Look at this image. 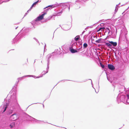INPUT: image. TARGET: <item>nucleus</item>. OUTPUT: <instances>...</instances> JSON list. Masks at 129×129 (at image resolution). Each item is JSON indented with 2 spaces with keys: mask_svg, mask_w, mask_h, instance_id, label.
Returning a JSON list of instances; mask_svg holds the SVG:
<instances>
[{
  "mask_svg": "<svg viewBox=\"0 0 129 129\" xmlns=\"http://www.w3.org/2000/svg\"><path fill=\"white\" fill-rule=\"evenodd\" d=\"M32 119H31V121H33L34 122H37L39 123H40L39 122L40 121H43L44 123H47L46 122H44L43 121H40V120H38L36 119L35 118H32Z\"/></svg>",
  "mask_w": 129,
  "mask_h": 129,
  "instance_id": "nucleus-16",
  "label": "nucleus"
},
{
  "mask_svg": "<svg viewBox=\"0 0 129 129\" xmlns=\"http://www.w3.org/2000/svg\"><path fill=\"white\" fill-rule=\"evenodd\" d=\"M22 30V29L20 31L18 35H17L18 36V35H19L18 38H16V37L17 36H16V37L13 40V41H12V43H16L17 42L19 39L23 37V34L21 33V31Z\"/></svg>",
  "mask_w": 129,
  "mask_h": 129,
  "instance_id": "nucleus-8",
  "label": "nucleus"
},
{
  "mask_svg": "<svg viewBox=\"0 0 129 129\" xmlns=\"http://www.w3.org/2000/svg\"><path fill=\"white\" fill-rule=\"evenodd\" d=\"M83 34H82V33L80 35V36H81Z\"/></svg>",
  "mask_w": 129,
  "mask_h": 129,
  "instance_id": "nucleus-56",
  "label": "nucleus"
},
{
  "mask_svg": "<svg viewBox=\"0 0 129 129\" xmlns=\"http://www.w3.org/2000/svg\"><path fill=\"white\" fill-rule=\"evenodd\" d=\"M102 28H101V27L100 28L98 29L97 30V31L98 32L100 31L101 30V31H102Z\"/></svg>",
  "mask_w": 129,
  "mask_h": 129,
  "instance_id": "nucleus-32",
  "label": "nucleus"
},
{
  "mask_svg": "<svg viewBox=\"0 0 129 129\" xmlns=\"http://www.w3.org/2000/svg\"><path fill=\"white\" fill-rule=\"evenodd\" d=\"M129 8V6L128 7V8L124 12H125L127 10V9H128Z\"/></svg>",
  "mask_w": 129,
  "mask_h": 129,
  "instance_id": "nucleus-52",
  "label": "nucleus"
},
{
  "mask_svg": "<svg viewBox=\"0 0 129 129\" xmlns=\"http://www.w3.org/2000/svg\"><path fill=\"white\" fill-rule=\"evenodd\" d=\"M77 45L76 46V49L79 51L82 50V44L79 41L77 42Z\"/></svg>",
  "mask_w": 129,
  "mask_h": 129,
  "instance_id": "nucleus-12",
  "label": "nucleus"
},
{
  "mask_svg": "<svg viewBox=\"0 0 129 129\" xmlns=\"http://www.w3.org/2000/svg\"><path fill=\"white\" fill-rule=\"evenodd\" d=\"M108 68L111 71H113L115 69L114 66L111 64H108Z\"/></svg>",
  "mask_w": 129,
  "mask_h": 129,
  "instance_id": "nucleus-14",
  "label": "nucleus"
},
{
  "mask_svg": "<svg viewBox=\"0 0 129 129\" xmlns=\"http://www.w3.org/2000/svg\"><path fill=\"white\" fill-rule=\"evenodd\" d=\"M120 4V3L119 4Z\"/></svg>",
  "mask_w": 129,
  "mask_h": 129,
  "instance_id": "nucleus-62",
  "label": "nucleus"
},
{
  "mask_svg": "<svg viewBox=\"0 0 129 129\" xmlns=\"http://www.w3.org/2000/svg\"><path fill=\"white\" fill-rule=\"evenodd\" d=\"M18 27V26H17V27H16V28H15V29H17V28Z\"/></svg>",
  "mask_w": 129,
  "mask_h": 129,
  "instance_id": "nucleus-48",
  "label": "nucleus"
},
{
  "mask_svg": "<svg viewBox=\"0 0 129 129\" xmlns=\"http://www.w3.org/2000/svg\"><path fill=\"white\" fill-rule=\"evenodd\" d=\"M35 62V60L34 63Z\"/></svg>",
  "mask_w": 129,
  "mask_h": 129,
  "instance_id": "nucleus-61",
  "label": "nucleus"
},
{
  "mask_svg": "<svg viewBox=\"0 0 129 129\" xmlns=\"http://www.w3.org/2000/svg\"><path fill=\"white\" fill-rule=\"evenodd\" d=\"M52 16H49L48 18H47L46 19H45L44 20V21L45 22H46L47 21L49 20L51 18Z\"/></svg>",
  "mask_w": 129,
  "mask_h": 129,
  "instance_id": "nucleus-23",
  "label": "nucleus"
},
{
  "mask_svg": "<svg viewBox=\"0 0 129 129\" xmlns=\"http://www.w3.org/2000/svg\"><path fill=\"white\" fill-rule=\"evenodd\" d=\"M85 32V30H84L83 32H82V34H83L84 33V32Z\"/></svg>",
  "mask_w": 129,
  "mask_h": 129,
  "instance_id": "nucleus-44",
  "label": "nucleus"
},
{
  "mask_svg": "<svg viewBox=\"0 0 129 129\" xmlns=\"http://www.w3.org/2000/svg\"><path fill=\"white\" fill-rule=\"evenodd\" d=\"M15 125V122H13L11 123L10 125V126L11 128H12Z\"/></svg>",
  "mask_w": 129,
  "mask_h": 129,
  "instance_id": "nucleus-22",
  "label": "nucleus"
},
{
  "mask_svg": "<svg viewBox=\"0 0 129 129\" xmlns=\"http://www.w3.org/2000/svg\"><path fill=\"white\" fill-rule=\"evenodd\" d=\"M37 4V2H35L32 4L31 5V8H33V7L34 6L36 5Z\"/></svg>",
  "mask_w": 129,
  "mask_h": 129,
  "instance_id": "nucleus-28",
  "label": "nucleus"
},
{
  "mask_svg": "<svg viewBox=\"0 0 129 129\" xmlns=\"http://www.w3.org/2000/svg\"><path fill=\"white\" fill-rule=\"evenodd\" d=\"M74 40L75 41H78L81 40L79 35L77 36L74 38Z\"/></svg>",
  "mask_w": 129,
  "mask_h": 129,
  "instance_id": "nucleus-19",
  "label": "nucleus"
},
{
  "mask_svg": "<svg viewBox=\"0 0 129 129\" xmlns=\"http://www.w3.org/2000/svg\"><path fill=\"white\" fill-rule=\"evenodd\" d=\"M62 12V11H61L60 12H59L57 13L56 14V15L57 16H60Z\"/></svg>",
  "mask_w": 129,
  "mask_h": 129,
  "instance_id": "nucleus-29",
  "label": "nucleus"
},
{
  "mask_svg": "<svg viewBox=\"0 0 129 129\" xmlns=\"http://www.w3.org/2000/svg\"><path fill=\"white\" fill-rule=\"evenodd\" d=\"M91 85H92L93 84L92 83V80H91Z\"/></svg>",
  "mask_w": 129,
  "mask_h": 129,
  "instance_id": "nucleus-49",
  "label": "nucleus"
},
{
  "mask_svg": "<svg viewBox=\"0 0 129 129\" xmlns=\"http://www.w3.org/2000/svg\"><path fill=\"white\" fill-rule=\"evenodd\" d=\"M33 39H34V40H35V41L37 42V43H38L39 44V45H40V43H39V42L38 40L35 38H34Z\"/></svg>",
  "mask_w": 129,
  "mask_h": 129,
  "instance_id": "nucleus-30",
  "label": "nucleus"
},
{
  "mask_svg": "<svg viewBox=\"0 0 129 129\" xmlns=\"http://www.w3.org/2000/svg\"><path fill=\"white\" fill-rule=\"evenodd\" d=\"M77 45V42H75L72 44L71 46L70 47L71 48H72L76 49Z\"/></svg>",
  "mask_w": 129,
  "mask_h": 129,
  "instance_id": "nucleus-17",
  "label": "nucleus"
},
{
  "mask_svg": "<svg viewBox=\"0 0 129 129\" xmlns=\"http://www.w3.org/2000/svg\"><path fill=\"white\" fill-rule=\"evenodd\" d=\"M46 73H46V71H43V72H42V75H42L41 76H40V77H42L43 76V75H44Z\"/></svg>",
  "mask_w": 129,
  "mask_h": 129,
  "instance_id": "nucleus-25",
  "label": "nucleus"
},
{
  "mask_svg": "<svg viewBox=\"0 0 129 129\" xmlns=\"http://www.w3.org/2000/svg\"><path fill=\"white\" fill-rule=\"evenodd\" d=\"M119 43H118V47H119Z\"/></svg>",
  "mask_w": 129,
  "mask_h": 129,
  "instance_id": "nucleus-54",
  "label": "nucleus"
},
{
  "mask_svg": "<svg viewBox=\"0 0 129 129\" xmlns=\"http://www.w3.org/2000/svg\"><path fill=\"white\" fill-rule=\"evenodd\" d=\"M46 14V13H44L41 15H40L39 16H38L35 20L32 22L31 23L32 24H33L34 23H35L36 22L40 21L43 19L44 18V16Z\"/></svg>",
  "mask_w": 129,
  "mask_h": 129,
  "instance_id": "nucleus-6",
  "label": "nucleus"
},
{
  "mask_svg": "<svg viewBox=\"0 0 129 129\" xmlns=\"http://www.w3.org/2000/svg\"><path fill=\"white\" fill-rule=\"evenodd\" d=\"M27 14V12H26V13H25V15H24V17H24L25 16H26V15Z\"/></svg>",
  "mask_w": 129,
  "mask_h": 129,
  "instance_id": "nucleus-42",
  "label": "nucleus"
},
{
  "mask_svg": "<svg viewBox=\"0 0 129 129\" xmlns=\"http://www.w3.org/2000/svg\"><path fill=\"white\" fill-rule=\"evenodd\" d=\"M18 115L16 113H15L12 115L10 118V119L12 121H15L18 118Z\"/></svg>",
  "mask_w": 129,
  "mask_h": 129,
  "instance_id": "nucleus-10",
  "label": "nucleus"
},
{
  "mask_svg": "<svg viewBox=\"0 0 129 129\" xmlns=\"http://www.w3.org/2000/svg\"><path fill=\"white\" fill-rule=\"evenodd\" d=\"M118 5H116V7H117V8L118 7Z\"/></svg>",
  "mask_w": 129,
  "mask_h": 129,
  "instance_id": "nucleus-45",
  "label": "nucleus"
},
{
  "mask_svg": "<svg viewBox=\"0 0 129 129\" xmlns=\"http://www.w3.org/2000/svg\"><path fill=\"white\" fill-rule=\"evenodd\" d=\"M63 128H65L66 129H67L66 128L63 127Z\"/></svg>",
  "mask_w": 129,
  "mask_h": 129,
  "instance_id": "nucleus-58",
  "label": "nucleus"
},
{
  "mask_svg": "<svg viewBox=\"0 0 129 129\" xmlns=\"http://www.w3.org/2000/svg\"><path fill=\"white\" fill-rule=\"evenodd\" d=\"M104 25L103 23H102L100 24V25L101 26H102Z\"/></svg>",
  "mask_w": 129,
  "mask_h": 129,
  "instance_id": "nucleus-39",
  "label": "nucleus"
},
{
  "mask_svg": "<svg viewBox=\"0 0 129 129\" xmlns=\"http://www.w3.org/2000/svg\"><path fill=\"white\" fill-rule=\"evenodd\" d=\"M41 2V0H38V1L36 2H37V4L39 2Z\"/></svg>",
  "mask_w": 129,
  "mask_h": 129,
  "instance_id": "nucleus-40",
  "label": "nucleus"
},
{
  "mask_svg": "<svg viewBox=\"0 0 129 129\" xmlns=\"http://www.w3.org/2000/svg\"><path fill=\"white\" fill-rule=\"evenodd\" d=\"M32 8H31V7H30V8L29 9V10H28L29 11H30L31 10V9H32Z\"/></svg>",
  "mask_w": 129,
  "mask_h": 129,
  "instance_id": "nucleus-41",
  "label": "nucleus"
},
{
  "mask_svg": "<svg viewBox=\"0 0 129 129\" xmlns=\"http://www.w3.org/2000/svg\"><path fill=\"white\" fill-rule=\"evenodd\" d=\"M55 53V52H52L51 54H48L46 56V58H47V63H49V61L50 60V58H53L54 56H55L54 54Z\"/></svg>",
  "mask_w": 129,
  "mask_h": 129,
  "instance_id": "nucleus-11",
  "label": "nucleus"
},
{
  "mask_svg": "<svg viewBox=\"0 0 129 129\" xmlns=\"http://www.w3.org/2000/svg\"><path fill=\"white\" fill-rule=\"evenodd\" d=\"M91 41L92 42V43L94 44V43L93 42V41H94V40L93 39V38H92V37L91 38Z\"/></svg>",
  "mask_w": 129,
  "mask_h": 129,
  "instance_id": "nucleus-33",
  "label": "nucleus"
},
{
  "mask_svg": "<svg viewBox=\"0 0 129 129\" xmlns=\"http://www.w3.org/2000/svg\"><path fill=\"white\" fill-rule=\"evenodd\" d=\"M100 65L101 66V67L103 69L105 68V67L104 65H103V64H102V63L101 62H100Z\"/></svg>",
  "mask_w": 129,
  "mask_h": 129,
  "instance_id": "nucleus-26",
  "label": "nucleus"
},
{
  "mask_svg": "<svg viewBox=\"0 0 129 129\" xmlns=\"http://www.w3.org/2000/svg\"><path fill=\"white\" fill-rule=\"evenodd\" d=\"M103 41V39L101 38H100L98 40H96L95 42L96 43H102Z\"/></svg>",
  "mask_w": 129,
  "mask_h": 129,
  "instance_id": "nucleus-18",
  "label": "nucleus"
},
{
  "mask_svg": "<svg viewBox=\"0 0 129 129\" xmlns=\"http://www.w3.org/2000/svg\"><path fill=\"white\" fill-rule=\"evenodd\" d=\"M57 54V53H55V55H56V54Z\"/></svg>",
  "mask_w": 129,
  "mask_h": 129,
  "instance_id": "nucleus-60",
  "label": "nucleus"
},
{
  "mask_svg": "<svg viewBox=\"0 0 129 129\" xmlns=\"http://www.w3.org/2000/svg\"><path fill=\"white\" fill-rule=\"evenodd\" d=\"M92 38H96V39H97V37H96L94 36H92Z\"/></svg>",
  "mask_w": 129,
  "mask_h": 129,
  "instance_id": "nucleus-38",
  "label": "nucleus"
},
{
  "mask_svg": "<svg viewBox=\"0 0 129 129\" xmlns=\"http://www.w3.org/2000/svg\"><path fill=\"white\" fill-rule=\"evenodd\" d=\"M24 77H25V76H23L22 77H20V78H18L17 79L18 80V81H16V83L15 84V85H14L13 88H12V90H13V91H16V89H17V85H18V83L19 81L20 80H21Z\"/></svg>",
  "mask_w": 129,
  "mask_h": 129,
  "instance_id": "nucleus-9",
  "label": "nucleus"
},
{
  "mask_svg": "<svg viewBox=\"0 0 129 129\" xmlns=\"http://www.w3.org/2000/svg\"><path fill=\"white\" fill-rule=\"evenodd\" d=\"M118 10V8H117V7H115V12H117V11Z\"/></svg>",
  "mask_w": 129,
  "mask_h": 129,
  "instance_id": "nucleus-35",
  "label": "nucleus"
},
{
  "mask_svg": "<svg viewBox=\"0 0 129 129\" xmlns=\"http://www.w3.org/2000/svg\"><path fill=\"white\" fill-rule=\"evenodd\" d=\"M43 107L44 108V105L43 104Z\"/></svg>",
  "mask_w": 129,
  "mask_h": 129,
  "instance_id": "nucleus-50",
  "label": "nucleus"
},
{
  "mask_svg": "<svg viewBox=\"0 0 129 129\" xmlns=\"http://www.w3.org/2000/svg\"><path fill=\"white\" fill-rule=\"evenodd\" d=\"M30 105H29V106H28V107H29V106H30Z\"/></svg>",
  "mask_w": 129,
  "mask_h": 129,
  "instance_id": "nucleus-64",
  "label": "nucleus"
},
{
  "mask_svg": "<svg viewBox=\"0 0 129 129\" xmlns=\"http://www.w3.org/2000/svg\"><path fill=\"white\" fill-rule=\"evenodd\" d=\"M87 46L88 45L86 43H85L83 45V48L84 49L86 48Z\"/></svg>",
  "mask_w": 129,
  "mask_h": 129,
  "instance_id": "nucleus-24",
  "label": "nucleus"
},
{
  "mask_svg": "<svg viewBox=\"0 0 129 129\" xmlns=\"http://www.w3.org/2000/svg\"><path fill=\"white\" fill-rule=\"evenodd\" d=\"M26 118L28 119V120H29L30 121H31V119H32V118H33V117H31L30 116L28 115H27L26 116Z\"/></svg>",
  "mask_w": 129,
  "mask_h": 129,
  "instance_id": "nucleus-20",
  "label": "nucleus"
},
{
  "mask_svg": "<svg viewBox=\"0 0 129 129\" xmlns=\"http://www.w3.org/2000/svg\"><path fill=\"white\" fill-rule=\"evenodd\" d=\"M37 103H34V104H32L31 105H33V104H37Z\"/></svg>",
  "mask_w": 129,
  "mask_h": 129,
  "instance_id": "nucleus-47",
  "label": "nucleus"
},
{
  "mask_svg": "<svg viewBox=\"0 0 129 129\" xmlns=\"http://www.w3.org/2000/svg\"><path fill=\"white\" fill-rule=\"evenodd\" d=\"M117 101L118 104L121 102L126 104H129V89L125 94L122 92H120L117 98Z\"/></svg>",
  "mask_w": 129,
  "mask_h": 129,
  "instance_id": "nucleus-2",
  "label": "nucleus"
},
{
  "mask_svg": "<svg viewBox=\"0 0 129 129\" xmlns=\"http://www.w3.org/2000/svg\"><path fill=\"white\" fill-rule=\"evenodd\" d=\"M60 50V48H59V50Z\"/></svg>",
  "mask_w": 129,
  "mask_h": 129,
  "instance_id": "nucleus-59",
  "label": "nucleus"
},
{
  "mask_svg": "<svg viewBox=\"0 0 129 129\" xmlns=\"http://www.w3.org/2000/svg\"><path fill=\"white\" fill-rule=\"evenodd\" d=\"M29 11L28 10L26 12L27 13H28Z\"/></svg>",
  "mask_w": 129,
  "mask_h": 129,
  "instance_id": "nucleus-53",
  "label": "nucleus"
},
{
  "mask_svg": "<svg viewBox=\"0 0 129 129\" xmlns=\"http://www.w3.org/2000/svg\"><path fill=\"white\" fill-rule=\"evenodd\" d=\"M30 105H29V106H28V107H29V106H30Z\"/></svg>",
  "mask_w": 129,
  "mask_h": 129,
  "instance_id": "nucleus-63",
  "label": "nucleus"
},
{
  "mask_svg": "<svg viewBox=\"0 0 129 129\" xmlns=\"http://www.w3.org/2000/svg\"><path fill=\"white\" fill-rule=\"evenodd\" d=\"M49 63H47V67L46 68V73H47L48 72V69L49 68Z\"/></svg>",
  "mask_w": 129,
  "mask_h": 129,
  "instance_id": "nucleus-27",
  "label": "nucleus"
},
{
  "mask_svg": "<svg viewBox=\"0 0 129 129\" xmlns=\"http://www.w3.org/2000/svg\"><path fill=\"white\" fill-rule=\"evenodd\" d=\"M44 51H45V48H46V44H45V46H44Z\"/></svg>",
  "mask_w": 129,
  "mask_h": 129,
  "instance_id": "nucleus-37",
  "label": "nucleus"
},
{
  "mask_svg": "<svg viewBox=\"0 0 129 129\" xmlns=\"http://www.w3.org/2000/svg\"><path fill=\"white\" fill-rule=\"evenodd\" d=\"M65 80H61L59 82L57 83L56 84V85H55V86L56 85H57V84L58 83L60 82H61V81H64Z\"/></svg>",
  "mask_w": 129,
  "mask_h": 129,
  "instance_id": "nucleus-36",
  "label": "nucleus"
},
{
  "mask_svg": "<svg viewBox=\"0 0 129 129\" xmlns=\"http://www.w3.org/2000/svg\"><path fill=\"white\" fill-rule=\"evenodd\" d=\"M101 28H102V29H105V27H101Z\"/></svg>",
  "mask_w": 129,
  "mask_h": 129,
  "instance_id": "nucleus-43",
  "label": "nucleus"
},
{
  "mask_svg": "<svg viewBox=\"0 0 129 129\" xmlns=\"http://www.w3.org/2000/svg\"><path fill=\"white\" fill-rule=\"evenodd\" d=\"M107 80L110 82H111V78H109L107 76Z\"/></svg>",
  "mask_w": 129,
  "mask_h": 129,
  "instance_id": "nucleus-31",
  "label": "nucleus"
},
{
  "mask_svg": "<svg viewBox=\"0 0 129 129\" xmlns=\"http://www.w3.org/2000/svg\"><path fill=\"white\" fill-rule=\"evenodd\" d=\"M28 76V77H32L34 78H39L40 77V76L36 77V76L33 75H28L26 76Z\"/></svg>",
  "mask_w": 129,
  "mask_h": 129,
  "instance_id": "nucleus-21",
  "label": "nucleus"
},
{
  "mask_svg": "<svg viewBox=\"0 0 129 129\" xmlns=\"http://www.w3.org/2000/svg\"><path fill=\"white\" fill-rule=\"evenodd\" d=\"M55 7L61 8L62 10H63L64 9H68L69 10L70 5L69 4L59 3V4H58L56 3L54 4L48 6L44 8V9H45L46 8H47L46 10H48L50 8H52Z\"/></svg>",
  "mask_w": 129,
  "mask_h": 129,
  "instance_id": "nucleus-3",
  "label": "nucleus"
},
{
  "mask_svg": "<svg viewBox=\"0 0 129 129\" xmlns=\"http://www.w3.org/2000/svg\"><path fill=\"white\" fill-rule=\"evenodd\" d=\"M105 33L108 32V35L109 36L112 35V38H115L116 36L117 30H116V32L115 34L113 33V32L112 31H111L110 29L108 27H107L106 29H105Z\"/></svg>",
  "mask_w": 129,
  "mask_h": 129,
  "instance_id": "nucleus-7",
  "label": "nucleus"
},
{
  "mask_svg": "<svg viewBox=\"0 0 129 129\" xmlns=\"http://www.w3.org/2000/svg\"><path fill=\"white\" fill-rule=\"evenodd\" d=\"M10 100L11 101V103H10V102L9 103V104L10 105L9 106V107L8 108L6 112V114L8 115L12 114L16 108L20 107L19 105L17 102L16 95L12 96Z\"/></svg>",
  "mask_w": 129,
  "mask_h": 129,
  "instance_id": "nucleus-1",
  "label": "nucleus"
},
{
  "mask_svg": "<svg viewBox=\"0 0 129 129\" xmlns=\"http://www.w3.org/2000/svg\"><path fill=\"white\" fill-rule=\"evenodd\" d=\"M92 87H93V84H92Z\"/></svg>",
  "mask_w": 129,
  "mask_h": 129,
  "instance_id": "nucleus-55",
  "label": "nucleus"
},
{
  "mask_svg": "<svg viewBox=\"0 0 129 129\" xmlns=\"http://www.w3.org/2000/svg\"><path fill=\"white\" fill-rule=\"evenodd\" d=\"M107 42H105V45L108 48L110 49H115L117 45V43L116 42L112 41H107Z\"/></svg>",
  "mask_w": 129,
  "mask_h": 129,
  "instance_id": "nucleus-4",
  "label": "nucleus"
},
{
  "mask_svg": "<svg viewBox=\"0 0 129 129\" xmlns=\"http://www.w3.org/2000/svg\"><path fill=\"white\" fill-rule=\"evenodd\" d=\"M88 27H86V28H85V29H87V28H88Z\"/></svg>",
  "mask_w": 129,
  "mask_h": 129,
  "instance_id": "nucleus-46",
  "label": "nucleus"
},
{
  "mask_svg": "<svg viewBox=\"0 0 129 129\" xmlns=\"http://www.w3.org/2000/svg\"><path fill=\"white\" fill-rule=\"evenodd\" d=\"M61 28L62 29L64 30H67L70 29V27L68 25H64L62 26V27H61Z\"/></svg>",
  "mask_w": 129,
  "mask_h": 129,
  "instance_id": "nucleus-13",
  "label": "nucleus"
},
{
  "mask_svg": "<svg viewBox=\"0 0 129 129\" xmlns=\"http://www.w3.org/2000/svg\"><path fill=\"white\" fill-rule=\"evenodd\" d=\"M75 49L73 48H71V47H69V50L70 52L72 53H74L76 52H77L79 51L78 50H76Z\"/></svg>",
  "mask_w": 129,
  "mask_h": 129,
  "instance_id": "nucleus-15",
  "label": "nucleus"
},
{
  "mask_svg": "<svg viewBox=\"0 0 129 129\" xmlns=\"http://www.w3.org/2000/svg\"><path fill=\"white\" fill-rule=\"evenodd\" d=\"M98 46L100 48H102V45L101 44H99L98 45Z\"/></svg>",
  "mask_w": 129,
  "mask_h": 129,
  "instance_id": "nucleus-34",
  "label": "nucleus"
},
{
  "mask_svg": "<svg viewBox=\"0 0 129 129\" xmlns=\"http://www.w3.org/2000/svg\"><path fill=\"white\" fill-rule=\"evenodd\" d=\"M54 33L53 36V37L52 39H53V38H54Z\"/></svg>",
  "mask_w": 129,
  "mask_h": 129,
  "instance_id": "nucleus-51",
  "label": "nucleus"
},
{
  "mask_svg": "<svg viewBox=\"0 0 129 129\" xmlns=\"http://www.w3.org/2000/svg\"><path fill=\"white\" fill-rule=\"evenodd\" d=\"M95 92H96V93H98V91L97 92L95 90Z\"/></svg>",
  "mask_w": 129,
  "mask_h": 129,
  "instance_id": "nucleus-57",
  "label": "nucleus"
},
{
  "mask_svg": "<svg viewBox=\"0 0 129 129\" xmlns=\"http://www.w3.org/2000/svg\"><path fill=\"white\" fill-rule=\"evenodd\" d=\"M11 100L9 99L8 101L4 102L3 104L0 107V113H3L6 110Z\"/></svg>",
  "mask_w": 129,
  "mask_h": 129,
  "instance_id": "nucleus-5",
  "label": "nucleus"
}]
</instances>
